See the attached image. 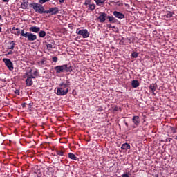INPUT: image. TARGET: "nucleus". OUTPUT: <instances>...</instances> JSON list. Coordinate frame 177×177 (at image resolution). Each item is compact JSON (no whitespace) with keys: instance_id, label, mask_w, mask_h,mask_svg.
Segmentation results:
<instances>
[{"instance_id":"nucleus-1","label":"nucleus","mask_w":177,"mask_h":177,"mask_svg":"<svg viewBox=\"0 0 177 177\" xmlns=\"http://www.w3.org/2000/svg\"><path fill=\"white\" fill-rule=\"evenodd\" d=\"M70 81L65 80L59 84V87L55 89V92L57 96H65L68 93V86H70Z\"/></svg>"},{"instance_id":"nucleus-2","label":"nucleus","mask_w":177,"mask_h":177,"mask_svg":"<svg viewBox=\"0 0 177 177\" xmlns=\"http://www.w3.org/2000/svg\"><path fill=\"white\" fill-rule=\"evenodd\" d=\"M21 37H24V38H27L28 41H30V42L37 41V35L28 32L24 33V30L21 31Z\"/></svg>"},{"instance_id":"nucleus-3","label":"nucleus","mask_w":177,"mask_h":177,"mask_svg":"<svg viewBox=\"0 0 177 177\" xmlns=\"http://www.w3.org/2000/svg\"><path fill=\"white\" fill-rule=\"evenodd\" d=\"M30 7L33 8L34 10H35L37 13H39L40 15H42V13H45L46 12V10L44 8V6L37 3H32L30 4Z\"/></svg>"},{"instance_id":"nucleus-4","label":"nucleus","mask_w":177,"mask_h":177,"mask_svg":"<svg viewBox=\"0 0 177 177\" xmlns=\"http://www.w3.org/2000/svg\"><path fill=\"white\" fill-rule=\"evenodd\" d=\"M76 33L78 35H82V38H88L89 37V32L86 29L78 30L77 29Z\"/></svg>"},{"instance_id":"nucleus-5","label":"nucleus","mask_w":177,"mask_h":177,"mask_svg":"<svg viewBox=\"0 0 177 177\" xmlns=\"http://www.w3.org/2000/svg\"><path fill=\"white\" fill-rule=\"evenodd\" d=\"M3 63H5L6 67L8 68V70H10V71H13V69H14L13 62H12L10 59L4 58L3 59Z\"/></svg>"},{"instance_id":"nucleus-6","label":"nucleus","mask_w":177,"mask_h":177,"mask_svg":"<svg viewBox=\"0 0 177 177\" xmlns=\"http://www.w3.org/2000/svg\"><path fill=\"white\" fill-rule=\"evenodd\" d=\"M85 6H88L90 10L93 11L95 10L96 6L95 3H92V1L91 0H86L84 2Z\"/></svg>"},{"instance_id":"nucleus-7","label":"nucleus","mask_w":177,"mask_h":177,"mask_svg":"<svg viewBox=\"0 0 177 177\" xmlns=\"http://www.w3.org/2000/svg\"><path fill=\"white\" fill-rule=\"evenodd\" d=\"M45 13H50V15H57V13H59V8H50L48 10H46Z\"/></svg>"},{"instance_id":"nucleus-8","label":"nucleus","mask_w":177,"mask_h":177,"mask_svg":"<svg viewBox=\"0 0 177 177\" xmlns=\"http://www.w3.org/2000/svg\"><path fill=\"white\" fill-rule=\"evenodd\" d=\"M64 68H66V66L64 65L57 66L55 67V70L57 74H60L62 73H64Z\"/></svg>"},{"instance_id":"nucleus-9","label":"nucleus","mask_w":177,"mask_h":177,"mask_svg":"<svg viewBox=\"0 0 177 177\" xmlns=\"http://www.w3.org/2000/svg\"><path fill=\"white\" fill-rule=\"evenodd\" d=\"M106 17H107V14L106 12H100L98 17V20L100 23H104L106 21Z\"/></svg>"},{"instance_id":"nucleus-10","label":"nucleus","mask_w":177,"mask_h":177,"mask_svg":"<svg viewBox=\"0 0 177 177\" xmlns=\"http://www.w3.org/2000/svg\"><path fill=\"white\" fill-rule=\"evenodd\" d=\"M157 89V84H151L149 86V93L152 95H156V91Z\"/></svg>"},{"instance_id":"nucleus-11","label":"nucleus","mask_w":177,"mask_h":177,"mask_svg":"<svg viewBox=\"0 0 177 177\" xmlns=\"http://www.w3.org/2000/svg\"><path fill=\"white\" fill-rule=\"evenodd\" d=\"M16 46V43L14 41H10L7 43V49L10 50H13Z\"/></svg>"},{"instance_id":"nucleus-12","label":"nucleus","mask_w":177,"mask_h":177,"mask_svg":"<svg viewBox=\"0 0 177 177\" xmlns=\"http://www.w3.org/2000/svg\"><path fill=\"white\" fill-rule=\"evenodd\" d=\"M113 16H115V17H116L117 19H125V15L118 11H114Z\"/></svg>"},{"instance_id":"nucleus-13","label":"nucleus","mask_w":177,"mask_h":177,"mask_svg":"<svg viewBox=\"0 0 177 177\" xmlns=\"http://www.w3.org/2000/svg\"><path fill=\"white\" fill-rule=\"evenodd\" d=\"M29 30L31 32H35V33H38L39 32V31H41V28H39V27H37V26H32L30 28H29Z\"/></svg>"},{"instance_id":"nucleus-14","label":"nucleus","mask_w":177,"mask_h":177,"mask_svg":"<svg viewBox=\"0 0 177 177\" xmlns=\"http://www.w3.org/2000/svg\"><path fill=\"white\" fill-rule=\"evenodd\" d=\"M32 74H33L32 69L31 68H28L26 73V77L34 78V76Z\"/></svg>"},{"instance_id":"nucleus-15","label":"nucleus","mask_w":177,"mask_h":177,"mask_svg":"<svg viewBox=\"0 0 177 177\" xmlns=\"http://www.w3.org/2000/svg\"><path fill=\"white\" fill-rule=\"evenodd\" d=\"M21 9H27L28 8V0H23L21 3Z\"/></svg>"},{"instance_id":"nucleus-16","label":"nucleus","mask_w":177,"mask_h":177,"mask_svg":"<svg viewBox=\"0 0 177 177\" xmlns=\"http://www.w3.org/2000/svg\"><path fill=\"white\" fill-rule=\"evenodd\" d=\"M132 121L134 124V125H139V124L140 123V120H139V116H133L132 118Z\"/></svg>"},{"instance_id":"nucleus-17","label":"nucleus","mask_w":177,"mask_h":177,"mask_svg":"<svg viewBox=\"0 0 177 177\" xmlns=\"http://www.w3.org/2000/svg\"><path fill=\"white\" fill-rule=\"evenodd\" d=\"M64 66H65L64 71L66 73H71V71H73V67H71V66H68L67 64H64Z\"/></svg>"},{"instance_id":"nucleus-18","label":"nucleus","mask_w":177,"mask_h":177,"mask_svg":"<svg viewBox=\"0 0 177 177\" xmlns=\"http://www.w3.org/2000/svg\"><path fill=\"white\" fill-rule=\"evenodd\" d=\"M121 149L122 150H129V149H131V145H129L128 143L122 144Z\"/></svg>"},{"instance_id":"nucleus-19","label":"nucleus","mask_w":177,"mask_h":177,"mask_svg":"<svg viewBox=\"0 0 177 177\" xmlns=\"http://www.w3.org/2000/svg\"><path fill=\"white\" fill-rule=\"evenodd\" d=\"M26 82L27 86H31L32 85V77H27Z\"/></svg>"},{"instance_id":"nucleus-20","label":"nucleus","mask_w":177,"mask_h":177,"mask_svg":"<svg viewBox=\"0 0 177 177\" xmlns=\"http://www.w3.org/2000/svg\"><path fill=\"white\" fill-rule=\"evenodd\" d=\"M94 1L97 6H102V5H104V2H106V0H94Z\"/></svg>"},{"instance_id":"nucleus-21","label":"nucleus","mask_w":177,"mask_h":177,"mask_svg":"<svg viewBox=\"0 0 177 177\" xmlns=\"http://www.w3.org/2000/svg\"><path fill=\"white\" fill-rule=\"evenodd\" d=\"M131 86H133V88H138V86H139V81L133 80L131 82Z\"/></svg>"},{"instance_id":"nucleus-22","label":"nucleus","mask_w":177,"mask_h":177,"mask_svg":"<svg viewBox=\"0 0 177 177\" xmlns=\"http://www.w3.org/2000/svg\"><path fill=\"white\" fill-rule=\"evenodd\" d=\"M68 156L69 158H71V160H74L75 161H77V156H75L74 153H69Z\"/></svg>"},{"instance_id":"nucleus-23","label":"nucleus","mask_w":177,"mask_h":177,"mask_svg":"<svg viewBox=\"0 0 177 177\" xmlns=\"http://www.w3.org/2000/svg\"><path fill=\"white\" fill-rule=\"evenodd\" d=\"M39 36L40 37V38H44V37L46 36V32L44 30H39Z\"/></svg>"},{"instance_id":"nucleus-24","label":"nucleus","mask_w":177,"mask_h":177,"mask_svg":"<svg viewBox=\"0 0 177 177\" xmlns=\"http://www.w3.org/2000/svg\"><path fill=\"white\" fill-rule=\"evenodd\" d=\"M172 16H174V14L171 11L167 12V14L165 15V17H167V19H169L172 17Z\"/></svg>"},{"instance_id":"nucleus-25","label":"nucleus","mask_w":177,"mask_h":177,"mask_svg":"<svg viewBox=\"0 0 177 177\" xmlns=\"http://www.w3.org/2000/svg\"><path fill=\"white\" fill-rule=\"evenodd\" d=\"M108 19L110 23H115V18L114 17L108 16Z\"/></svg>"},{"instance_id":"nucleus-26","label":"nucleus","mask_w":177,"mask_h":177,"mask_svg":"<svg viewBox=\"0 0 177 177\" xmlns=\"http://www.w3.org/2000/svg\"><path fill=\"white\" fill-rule=\"evenodd\" d=\"M33 77L32 78H37V77H38V75H39V72H38V70L35 69L33 71V74H32Z\"/></svg>"},{"instance_id":"nucleus-27","label":"nucleus","mask_w":177,"mask_h":177,"mask_svg":"<svg viewBox=\"0 0 177 177\" xmlns=\"http://www.w3.org/2000/svg\"><path fill=\"white\" fill-rule=\"evenodd\" d=\"M46 48L48 50H52V49H53V46L51 44H48Z\"/></svg>"},{"instance_id":"nucleus-28","label":"nucleus","mask_w":177,"mask_h":177,"mask_svg":"<svg viewBox=\"0 0 177 177\" xmlns=\"http://www.w3.org/2000/svg\"><path fill=\"white\" fill-rule=\"evenodd\" d=\"M39 66H41V67H43V66H45V64H46V63H45V61H39L38 62Z\"/></svg>"},{"instance_id":"nucleus-29","label":"nucleus","mask_w":177,"mask_h":177,"mask_svg":"<svg viewBox=\"0 0 177 177\" xmlns=\"http://www.w3.org/2000/svg\"><path fill=\"white\" fill-rule=\"evenodd\" d=\"M56 153L57 156H64V152H63V151H57Z\"/></svg>"},{"instance_id":"nucleus-30","label":"nucleus","mask_w":177,"mask_h":177,"mask_svg":"<svg viewBox=\"0 0 177 177\" xmlns=\"http://www.w3.org/2000/svg\"><path fill=\"white\" fill-rule=\"evenodd\" d=\"M49 1H50V0H39V3H41V5H44V3H45V2H49Z\"/></svg>"},{"instance_id":"nucleus-31","label":"nucleus","mask_w":177,"mask_h":177,"mask_svg":"<svg viewBox=\"0 0 177 177\" xmlns=\"http://www.w3.org/2000/svg\"><path fill=\"white\" fill-rule=\"evenodd\" d=\"M133 56V57H134L135 59H136V57H138V53L134 52L132 53L131 55Z\"/></svg>"},{"instance_id":"nucleus-32","label":"nucleus","mask_w":177,"mask_h":177,"mask_svg":"<svg viewBox=\"0 0 177 177\" xmlns=\"http://www.w3.org/2000/svg\"><path fill=\"white\" fill-rule=\"evenodd\" d=\"M53 62H54V63H57V57H53Z\"/></svg>"},{"instance_id":"nucleus-33","label":"nucleus","mask_w":177,"mask_h":177,"mask_svg":"<svg viewBox=\"0 0 177 177\" xmlns=\"http://www.w3.org/2000/svg\"><path fill=\"white\" fill-rule=\"evenodd\" d=\"M13 34H15V35H20V30H17V32H13Z\"/></svg>"},{"instance_id":"nucleus-34","label":"nucleus","mask_w":177,"mask_h":177,"mask_svg":"<svg viewBox=\"0 0 177 177\" xmlns=\"http://www.w3.org/2000/svg\"><path fill=\"white\" fill-rule=\"evenodd\" d=\"M13 32H16V28L15 27L12 28V33L13 34Z\"/></svg>"},{"instance_id":"nucleus-35","label":"nucleus","mask_w":177,"mask_h":177,"mask_svg":"<svg viewBox=\"0 0 177 177\" xmlns=\"http://www.w3.org/2000/svg\"><path fill=\"white\" fill-rule=\"evenodd\" d=\"M122 177H129V176L127 174H124L122 175Z\"/></svg>"},{"instance_id":"nucleus-36","label":"nucleus","mask_w":177,"mask_h":177,"mask_svg":"<svg viewBox=\"0 0 177 177\" xmlns=\"http://www.w3.org/2000/svg\"><path fill=\"white\" fill-rule=\"evenodd\" d=\"M7 55H13V51H9Z\"/></svg>"},{"instance_id":"nucleus-37","label":"nucleus","mask_w":177,"mask_h":177,"mask_svg":"<svg viewBox=\"0 0 177 177\" xmlns=\"http://www.w3.org/2000/svg\"><path fill=\"white\" fill-rule=\"evenodd\" d=\"M102 110H103V108L99 107L97 111H102Z\"/></svg>"},{"instance_id":"nucleus-38","label":"nucleus","mask_w":177,"mask_h":177,"mask_svg":"<svg viewBox=\"0 0 177 177\" xmlns=\"http://www.w3.org/2000/svg\"><path fill=\"white\" fill-rule=\"evenodd\" d=\"M114 27H115V26L113 27L111 24L109 25V28H114Z\"/></svg>"},{"instance_id":"nucleus-39","label":"nucleus","mask_w":177,"mask_h":177,"mask_svg":"<svg viewBox=\"0 0 177 177\" xmlns=\"http://www.w3.org/2000/svg\"><path fill=\"white\" fill-rule=\"evenodd\" d=\"M60 3H63L64 2V0H59Z\"/></svg>"},{"instance_id":"nucleus-40","label":"nucleus","mask_w":177,"mask_h":177,"mask_svg":"<svg viewBox=\"0 0 177 177\" xmlns=\"http://www.w3.org/2000/svg\"><path fill=\"white\" fill-rule=\"evenodd\" d=\"M3 2H9V0H3Z\"/></svg>"},{"instance_id":"nucleus-41","label":"nucleus","mask_w":177,"mask_h":177,"mask_svg":"<svg viewBox=\"0 0 177 177\" xmlns=\"http://www.w3.org/2000/svg\"><path fill=\"white\" fill-rule=\"evenodd\" d=\"M15 31H19V28H15Z\"/></svg>"},{"instance_id":"nucleus-42","label":"nucleus","mask_w":177,"mask_h":177,"mask_svg":"<svg viewBox=\"0 0 177 177\" xmlns=\"http://www.w3.org/2000/svg\"><path fill=\"white\" fill-rule=\"evenodd\" d=\"M15 93H17V94L19 95V90H17V91H15Z\"/></svg>"},{"instance_id":"nucleus-43","label":"nucleus","mask_w":177,"mask_h":177,"mask_svg":"<svg viewBox=\"0 0 177 177\" xmlns=\"http://www.w3.org/2000/svg\"><path fill=\"white\" fill-rule=\"evenodd\" d=\"M0 20H2V16L0 15Z\"/></svg>"},{"instance_id":"nucleus-44","label":"nucleus","mask_w":177,"mask_h":177,"mask_svg":"<svg viewBox=\"0 0 177 177\" xmlns=\"http://www.w3.org/2000/svg\"><path fill=\"white\" fill-rule=\"evenodd\" d=\"M2 31V28L0 27V32Z\"/></svg>"},{"instance_id":"nucleus-45","label":"nucleus","mask_w":177,"mask_h":177,"mask_svg":"<svg viewBox=\"0 0 177 177\" xmlns=\"http://www.w3.org/2000/svg\"><path fill=\"white\" fill-rule=\"evenodd\" d=\"M125 125H126V127H128V123L126 122V123H125Z\"/></svg>"},{"instance_id":"nucleus-46","label":"nucleus","mask_w":177,"mask_h":177,"mask_svg":"<svg viewBox=\"0 0 177 177\" xmlns=\"http://www.w3.org/2000/svg\"><path fill=\"white\" fill-rule=\"evenodd\" d=\"M176 133V131H173V133Z\"/></svg>"}]
</instances>
